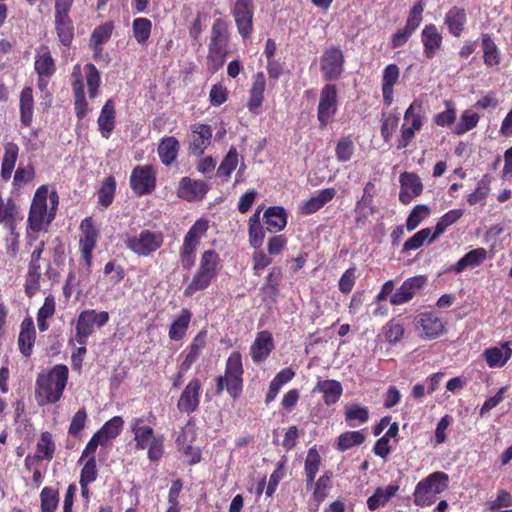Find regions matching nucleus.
I'll list each match as a JSON object with an SVG mask.
<instances>
[{
	"mask_svg": "<svg viewBox=\"0 0 512 512\" xmlns=\"http://www.w3.org/2000/svg\"><path fill=\"white\" fill-rule=\"evenodd\" d=\"M448 481V474L442 471L431 473L416 485L414 491L415 504L421 507L431 505L435 501L436 496L446 490Z\"/></svg>",
	"mask_w": 512,
	"mask_h": 512,
	"instance_id": "0eeeda50",
	"label": "nucleus"
},
{
	"mask_svg": "<svg viewBox=\"0 0 512 512\" xmlns=\"http://www.w3.org/2000/svg\"><path fill=\"white\" fill-rule=\"evenodd\" d=\"M202 384L199 378H192L184 387L178 402L177 408L182 413L191 414L195 412L201 399Z\"/></svg>",
	"mask_w": 512,
	"mask_h": 512,
	"instance_id": "4468645a",
	"label": "nucleus"
},
{
	"mask_svg": "<svg viewBox=\"0 0 512 512\" xmlns=\"http://www.w3.org/2000/svg\"><path fill=\"white\" fill-rule=\"evenodd\" d=\"M124 421L120 416H114L108 420L95 435L104 445H107L112 439L116 438L122 431Z\"/></svg>",
	"mask_w": 512,
	"mask_h": 512,
	"instance_id": "e433bc0d",
	"label": "nucleus"
},
{
	"mask_svg": "<svg viewBox=\"0 0 512 512\" xmlns=\"http://www.w3.org/2000/svg\"><path fill=\"white\" fill-rule=\"evenodd\" d=\"M23 220V215L13 199H3L0 195V224L5 229L10 231L11 236L17 241L19 234L16 232V227L19 222Z\"/></svg>",
	"mask_w": 512,
	"mask_h": 512,
	"instance_id": "2eb2a0df",
	"label": "nucleus"
},
{
	"mask_svg": "<svg viewBox=\"0 0 512 512\" xmlns=\"http://www.w3.org/2000/svg\"><path fill=\"white\" fill-rule=\"evenodd\" d=\"M337 111V89L333 84H326L321 92L317 109V118L321 127H326Z\"/></svg>",
	"mask_w": 512,
	"mask_h": 512,
	"instance_id": "f8f14e48",
	"label": "nucleus"
},
{
	"mask_svg": "<svg viewBox=\"0 0 512 512\" xmlns=\"http://www.w3.org/2000/svg\"><path fill=\"white\" fill-rule=\"evenodd\" d=\"M207 344V331L202 329L192 340L191 344L179 355L182 370H190L199 359Z\"/></svg>",
	"mask_w": 512,
	"mask_h": 512,
	"instance_id": "aec40b11",
	"label": "nucleus"
},
{
	"mask_svg": "<svg viewBox=\"0 0 512 512\" xmlns=\"http://www.w3.org/2000/svg\"><path fill=\"white\" fill-rule=\"evenodd\" d=\"M198 246L199 244L191 242V240L184 237L180 248V263L184 270H190L194 266Z\"/></svg>",
	"mask_w": 512,
	"mask_h": 512,
	"instance_id": "603ef678",
	"label": "nucleus"
},
{
	"mask_svg": "<svg viewBox=\"0 0 512 512\" xmlns=\"http://www.w3.org/2000/svg\"><path fill=\"white\" fill-rule=\"evenodd\" d=\"M249 244L259 249L265 238L264 228L261 225V208L258 207L248 221Z\"/></svg>",
	"mask_w": 512,
	"mask_h": 512,
	"instance_id": "473e14b6",
	"label": "nucleus"
},
{
	"mask_svg": "<svg viewBox=\"0 0 512 512\" xmlns=\"http://www.w3.org/2000/svg\"><path fill=\"white\" fill-rule=\"evenodd\" d=\"M429 215V208L426 205H417L410 212L406 220V228L413 231Z\"/></svg>",
	"mask_w": 512,
	"mask_h": 512,
	"instance_id": "774afa93",
	"label": "nucleus"
},
{
	"mask_svg": "<svg viewBox=\"0 0 512 512\" xmlns=\"http://www.w3.org/2000/svg\"><path fill=\"white\" fill-rule=\"evenodd\" d=\"M227 38L219 23H214L211 29V41L209 44L210 55L223 58L226 53Z\"/></svg>",
	"mask_w": 512,
	"mask_h": 512,
	"instance_id": "58836bf2",
	"label": "nucleus"
},
{
	"mask_svg": "<svg viewBox=\"0 0 512 512\" xmlns=\"http://www.w3.org/2000/svg\"><path fill=\"white\" fill-rule=\"evenodd\" d=\"M442 35L434 24L426 25L421 32L423 53L427 59H433L442 45Z\"/></svg>",
	"mask_w": 512,
	"mask_h": 512,
	"instance_id": "5701e85b",
	"label": "nucleus"
},
{
	"mask_svg": "<svg viewBox=\"0 0 512 512\" xmlns=\"http://www.w3.org/2000/svg\"><path fill=\"white\" fill-rule=\"evenodd\" d=\"M34 68L38 75L53 76L55 73V61L47 45H41L36 49Z\"/></svg>",
	"mask_w": 512,
	"mask_h": 512,
	"instance_id": "c85d7f7f",
	"label": "nucleus"
},
{
	"mask_svg": "<svg viewBox=\"0 0 512 512\" xmlns=\"http://www.w3.org/2000/svg\"><path fill=\"white\" fill-rule=\"evenodd\" d=\"M427 284V277L416 275L406 279L402 285L390 297V303L399 306L409 302Z\"/></svg>",
	"mask_w": 512,
	"mask_h": 512,
	"instance_id": "ddd939ff",
	"label": "nucleus"
},
{
	"mask_svg": "<svg viewBox=\"0 0 512 512\" xmlns=\"http://www.w3.org/2000/svg\"><path fill=\"white\" fill-rule=\"evenodd\" d=\"M466 21V13L458 7L451 8L445 16V24L453 36H459Z\"/></svg>",
	"mask_w": 512,
	"mask_h": 512,
	"instance_id": "a18cd8bd",
	"label": "nucleus"
},
{
	"mask_svg": "<svg viewBox=\"0 0 512 512\" xmlns=\"http://www.w3.org/2000/svg\"><path fill=\"white\" fill-rule=\"evenodd\" d=\"M116 181L114 177L109 176L103 182L98 191V202L103 207H108L115 195Z\"/></svg>",
	"mask_w": 512,
	"mask_h": 512,
	"instance_id": "4d7b16f0",
	"label": "nucleus"
},
{
	"mask_svg": "<svg viewBox=\"0 0 512 512\" xmlns=\"http://www.w3.org/2000/svg\"><path fill=\"white\" fill-rule=\"evenodd\" d=\"M314 391H318L323 394V400L325 404H335L342 395V385L339 381L326 379L318 381Z\"/></svg>",
	"mask_w": 512,
	"mask_h": 512,
	"instance_id": "72a5a7b5",
	"label": "nucleus"
},
{
	"mask_svg": "<svg viewBox=\"0 0 512 512\" xmlns=\"http://www.w3.org/2000/svg\"><path fill=\"white\" fill-rule=\"evenodd\" d=\"M432 234L433 233L430 228L421 229L404 243L402 251L416 250L420 248L426 240L431 243L430 237Z\"/></svg>",
	"mask_w": 512,
	"mask_h": 512,
	"instance_id": "69168bd1",
	"label": "nucleus"
},
{
	"mask_svg": "<svg viewBox=\"0 0 512 512\" xmlns=\"http://www.w3.org/2000/svg\"><path fill=\"white\" fill-rule=\"evenodd\" d=\"M266 87V79L262 72L254 76L253 84L250 90V97L247 103L248 109L253 113H258L264 99V91Z\"/></svg>",
	"mask_w": 512,
	"mask_h": 512,
	"instance_id": "7c9ffc66",
	"label": "nucleus"
},
{
	"mask_svg": "<svg viewBox=\"0 0 512 512\" xmlns=\"http://www.w3.org/2000/svg\"><path fill=\"white\" fill-rule=\"evenodd\" d=\"M129 425L134 436L135 448L147 450L148 459L151 462H158L164 454V436L156 434L151 426L144 424L143 417L133 418Z\"/></svg>",
	"mask_w": 512,
	"mask_h": 512,
	"instance_id": "20e7f679",
	"label": "nucleus"
},
{
	"mask_svg": "<svg viewBox=\"0 0 512 512\" xmlns=\"http://www.w3.org/2000/svg\"><path fill=\"white\" fill-rule=\"evenodd\" d=\"M19 155V147L13 142H8L4 146V154L1 163V177L8 181L12 177L16 161Z\"/></svg>",
	"mask_w": 512,
	"mask_h": 512,
	"instance_id": "f704fd0d",
	"label": "nucleus"
},
{
	"mask_svg": "<svg viewBox=\"0 0 512 512\" xmlns=\"http://www.w3.org/2000/svg\"><path fill=\"white\" fill-rule=\"evenodd\" d=\"M219 263V255L214 250H207L201 256L198 269L216 278Z\"/></svg>",
	"mask_w": 512,
	"mask_h": 512,
	"instance_id": "6e6d98bb",
	"label": "nucleus"
},
{
	"mask_svg": "<svg viewBox=\"0 0 512 512\" xmlns=\"http://www.w3.org/2000/svg\"><path fill=\"white\" fill-rule=\"evenodd\" d=\"M422 104L418 101H414L406 110L404 119L406 122L411 121L409 128H413L415 131H419L422 127Z\"/></svg>",
	"mask_w": 512,
	"mask_h": 512,
	"instance_id": "338daca9",
	"label": "nucleus"
},
{
	"mask_svg": "<svg viewBox=\"0 0 512 512\" xmlns=\"http://www.w3.org/2000/svg\"><path fill=\"white\" fill-rule=\"evenodd\" d=\"M399 182V200L404 205L411 203V201L419 196L423 191L421 179L415 173L403 172L400 174Z\"/></svg>",
	"mask_w": 512,
	"mask_h": 512,
	"instance_id": "6ab92c4d",
	"label": "nucleus"
},
{
	"mask_svg": "<svg viewBox=\"0 0 512 512\" xmlns=\"http://www.w3.org/2000/svg\"><path fill=\"white\" fill-rule=\"evenodd\" d=\"M125 247L139 257H149L164 244V234L158 230L142 229L127 233L124 237Z\"/></svg>",
	"mask_w": 512,
	"mask_h": 512,
	"instance_id": "423d86ee",
	"label": "nucleus"
},
{
	"mask_svg": "<svg viewBox=\"0 0 512 512\" xmlns=\"http://www.w3.org/2000/svg\"><path fill=\"white\" fill-rule=\"evenodd\" d=\"M108 321L109 313L106 311L97 312L93 309L82 311L76 321L74 341L78 344H87L89 336L94 332V328H101Z\"/></svg>",
	"mask_w": 512,
	"mask_h": 512,
	"instance_id": "6e6552de",
	"label": "nucleus"
},
{
	"mask_svg": "<svg viewBox=\"0 0 512 512\" xmlns=\"http://www.w3.org/2000/svg\"><path fill=\"white\" fill-rule=\"evenodd\" d=\"M115 123V104L113 100L109 99L102 107L100 115L97 120L98 128L103 138L108 139L111 136L115 128Z\"/></svg>",
	"mask_w": 512,
	"mask_h": 512,
	"instance_id": "a878e982",
	"label": "nucleus"
},
{
	"mask_svg": "<svg viewBox=\"0 0 512 512\" xmlns=\"http://www.w3.org/2000/svg\"><path fill=\"white\" fill-rule=\"evenodd\" d=\"M323 78L326 81L338 79L344 71V55L340 48L331 46L324 50L320 60Z\"/></svg>",
	"mask_w": 512,
	"mask_h": 512,
	"instance_id": "9b49d317",
	"label": "nucleus"
},
{
	"mask_svg": "<svg viewBox=\"0 0 512 512\" xmlns=\"http://www.w3.org/2000/svg\"><path fill=\"white\" fill-rule=\"evenodd\" d=\"M42 512H55L59 496L57 491L51 487H44L40 494Z\"/></svg>",
	"mask_w": 512,
	"mask_h": 512,
	"instance_id": "680f3d73",
	"label": "nucleus"
},
{
	"mask_svg": "<svg viewBox=\"0 0 512 512\" xmlns=\"http://www.w3.org/2000/svg\"><path fill=\"white\" fill-rule=\"evenodd\" d=\"M58 199L57 193H49L47 186H40L36 190L28 216L32 231L40 232L50 225L56 214Z\"/></svg>",
	"mask_w": 512,
	"mask_h": 512,
	"instance_id": "7ed1b4c3",
	"label": "nucleus"
},
{
	"mask_svg": "<svg viewBox=\"0 0 512 512\" xmlns=\"http://www.w3.org/2000/svg\"><path fill=\"white\" fill-rule=\"evenodd\" d=\"M345 419L349 426L356 427L368 421L369 411L364 406L352 404L346 408Z\"/></svg>",
	"mask_w": 512,
	"mask_h": 512,
	"instance_id": "3c124183",
	"label": "nucleus"
},
{
	"mask_svg": "<svg viewBox=\"0 0 512 512\" xmlns=\"http://www.w3.org/2000/svg\"><path fill=\"white\" fill-rule=\"evenodd\" d=\"M238 165V153L236 148L231 147L222 160L219 168H218V174L219 176H224L226 178L230 177L232 172L236 169Z\"/></svg>",
	"mask_w": 512,
	"mask_h": 512,
	"instance_id": "052dcab7",
	"label": "nucleus"
},
{
	"mask_svg": "<svg viewBox=\"0 0 512 512\" xmlns=\"http://www.w3.org/2000/svg\"><path fill=\"white\" fill-rule=\"evenodd\" d=\"M321 457L318 451L313 447L308 450L305 463L304 474L306 478V487L311 489L314 485L315 477L319 471Z\"/></svg>",
	"mask_w": 512,
	"mask_h": 512,
	"instance_id": "4c0bfd02",
	"label": "nucleus"
},
{
	"mask_svg": "<svg viewBox=\"0 0 512 512\" xmlns=\"http://www.w3.org/2000/svg\"><path fill=\"white\" fill-rule=\"evenodd\" d=\"M152 22L148 18H135L132 22V32L140 45H145L151 35Z\"/></svg>",
	"mask_w": 512,
	"mask_h": 512,
	"instance_id": "de8ad7c7",
	"label": "nucleus"
},
{
	"mask_svg": "<svg viewBox=\"0 0 512 512\" xmlns=\"http://www.w3.org/2000/svg\"><path fill=\"white\" fill-rule=\"evenodd\" d=\"M400 76L399 67L396 64H389L383 70L382 94L385 105L390 106L393 102L394 86Z\"/></svg>",
	"mask_w": 512,
	"mask_h": 512,
	"instance_id": "bb28decb",
	"label": "nucleus"
},
{
	"mask_svg": "<svg viewBox=\"0 0 512 512\" xmlns=\"http://www.w3.org/2000/svg\"><path fill=\"white\" fill-rule=\"evenodd\" d=\"M215 277L197 268L192 281L187 285L183 294L186 297L193 296L197 291L206 289Z\"/></svg>",
	"mask_w": 512,
	"mask_h": 512,
	"instance_id": "49530a36",
	"label": "nucleus"
},
{
	"mask_svg": "<svg viewBox=\"0 0 512 512\" xmlns=\"http://www.w3.org/2000/svg\"><path fill=\"white\" fill-rule=\"evenodd\" d=\"M336 195L335 188H326L318 191L315 195L309 198L302 206V213L309 215L317 212L330 202Z\"/></svg>",
	"mask_w": 512,
	"mask_h": 512,
	"instance_id": "2f4dec72",
	"label": "nucleus"
},
{
	"mask_svg": "<svg viewBox=\"0 0 512 512\" xmlns=\"http://www.w3.org/2000/svg\"><path fill=\"white\" fill-rule=\"evenodd\" d=\"M191 318L192 313L188 309H183L170 326L169 338L174 341L181 340L186 334Z\"/></svg>",
	"mask_w": 512,
	"mask_h": 512,
	"instance_id": "c03bdc74",
	"label": "nucleus"
},
{
	"mask_svg": "<svg viewBox=\"0 0 512 512\" xmlns=\"http://www.w3.org/2000/svg\"><path fill=\"white\" fill-rule=\"evenodd\" d=\"M254 6L252 0H236L233 16L240 35L247 38L252 32Z\"/></svg>",
	"mask_w": 512,
	"mask_h": 512,
	"instance_id": "a211bd4d",
	"label": "nucleus"
},
{
	"mask_svg": "<svg viewBox=\"0 0 512 512\" xmlns=\"http://www.w3.org/2000/svg\"><path fill=\"white\" fill-rule=\"evenodd\" d=\"M207 191L208 186L204 181L183 177L179 181L177 196L183 200L192 202L202 199Z\"/></svg>",
	"mask_w": 512,
	"mask_h": 512,
	"instance_id": "412c9836",
	"label": "nucleus"
},
{
	"mask_svg": "<svg viewBox=\"0 0 512 512\" xmlns=\"http://www.w3.org/2000/svg\"><path fill=\"white\" fill-rule=\"evenodd\" d=\"M424 8L425 5L422 1L415 3L409 11V15L404 27L414 33L422 22V14L424 12Z\"/></svg>",
	"mask_w": 512,
	"mask_h": 512,
	"instance_id": "e2e57ef3",
	"label": "nucleus"
},
{
	"mask_svg": "<svg viewBox=\"0 0 512 512\" xmlns=\"http://www.w3.org/2000/svg\"><path fill=\"white\" fill-rule=\"evenodd\" d=\"M274 349V340L269 331H261L250 346V356L254 363L265 361Z\"/></svg>",
	"mask_w": 512,
	"mask_h": 512,
	"instance_id": "4be33fe9",
	"label": "nucleus"
},
{
	"mask_svg": "<svg viewBox=\"0 0 512 512\" xmlns=\"http://www.w3.org/2000/svg\"><path fill=\"white\" fill-rule=\"evenodd\" d=\"M486 258V250L477 248L466 253L455 265L448 269L456 274L462 273L468 267H476L480 265Z\"/></svg>",
	"mask_w": 512,
	"mask_h": 512,
	"instance_id": "c9c22d12",
	"label": "nucleus"
},
{
	"mask_svg": "<svg viewBox=\"0 0 512 512\" xmlns=\"http://www.w3.org/2000/svg\"><path fill=\"white\" fill-rule=\"evenodd\" d=\"M355 151V145L350 137L341 138L336 145L335 153L339 162H348L351 160Z\"/></svg>",
	"mask_w": 512,
	"mask_h": 512,
	"instance_id": "bf43d9fd",
	"label": "nucleus"
},
{
	"mask_svg": "<svg viewBox=\"0 0 512 512\" xmlns=\"http://www.w3.org/2000/svg\"><path fill=\"white\" fill-rule=\"evenodd\" d=\"M243 374L242 356L233 351L226 360L224 376L216 379V394L220 395L226 388L231 397L237 398L242 391Z\"/></svg>",
	"mask_w": 512,
	"mask_h": 512,
	"instance_id": "39448f33",
	"label": "nucleus"
},
{
	"mask_svg": "<svg viewBox=\"0 0 512 512\" xmlns=\"http://www.w3.org/2000/svg\"><path fill=\"white\" fill-rule=\"evenodd\" d=\"M84 79L90 99H95L99 93L101 77L94 64H86L83 70L79 64L73 67L71 85L74 93V110L78 119H83L89 112L84 91Z\"/></svg>",
	"mask_w": 512,
	"mask_h": 512,
	"instance_id": "f257e3e1",
	"label": "nucleus"
},
{
	"mask_svg": "<svg viewBox=\"0 0 512 512\" xmlns=\"http://www.w3.org/2000/svg\"><path fill=\"white\" fill-rule=\"evenodd\" d=\"M80 229L82 232L79 240L80 250L82 253V258L84 259L86 265L89 267L92 262V252L96 247L99 233L95 228L91 217H86L82 220Z\"/></svg>",
	"mask_w": 512,
	"mask_h": 512,
	"instance_id": "dca6fc26",
	"label": "nucleus"
},
{
	"mask_svg": "<svg viewBox=\"0 0 512 512\" xmlns=\"http://www.w3.org/2000/svg\"><path fill=\"white\" fill-rule=\"evenodd\" d=\"M479 115L476 112L465 110L457 123L454 133L457 135H463L466 132L475 128L479 122Z\"/></svg>",
	"mask_w": 512,
	"mask_h": 512,
	"instance_id": "13d9d810",
	"label": "nucleus"
},
{
	"mask_svg": "<svg viewBox=\"0 0 512 512\" xmlns=\"http://www.w3.org/2000/svg\"><path fill=\"white\" fill-rule=\"evenodd\" d=\"M68 376L69 370L64 364H57L50 370L38 373L35 381V400L38 406L57 403L63 396Z\"/></svg>",
	"mask_w": 512,
	"mask_h": 512,
	"instance_id": "f03ea898",
	"label": "nucleus"
},
{
	"mask_svg": "<svg viewBox=\"0 0 512 512\" xmlns=\"http://www.w3.org/2000/svg\"><path fill=\"white\" fill-rule=\"evenodd\" d=\"M55 443L53 441L52 434L48 431L41 433L40 438L36 445L35 458L38 460L50 461L55 452Z\"/></svg>",
	"mask_w": 512,
	"mask_h": 512,
	"instance_id": "37998d69",
	"label": "nucleus"
},
{
	"mask_svg": "<svg viewBox=\"0 0 512 512\" xmlns=\"http://www.w3.org/2000/svg\"><path fill=\"white\" fill-rule=\"evenodd\" d=\"M180 143L174 136H167L160 140L157 153L161 163L169 167L177 159Z\"/></svg>",
	"mask_w": 512,
	"mask_h": 512,
	"instance_id": "cd10ccee",
	"label": "nucleus"
},
{
	"mask_svg": "<svg viewBox=\"0 0 512 512\" xmlns=\"http://www.w3.org/2000/svg\"><path fill=\"white\" fill-rule=\"evenodd\" d=\"M399 490L398 485H388L386 488H377L367 500L369 510L375 511L384 506Z\"/></svg>",
	"mask_w": 512,
	"mask_h": 512,
	"instance_id": "ea45409f",
	"label": "nucleus"
},
{
	"mask_svg": "<svg viewBox=\"0 0 512 512\" xmlns=\"http://www.w3.org/2000/svg\"><path fill=\"white\" fill-rule=\"evenodd\" d=\"M129 182L136 195H149L156 188L157 170L152 165H137L131 172Z\"/></svg>",
	"mask_w": 512,
	"mask_h": 512,
	"instance_id": "1a4fd4ad",
	"label": "nucleus"
},
{
	"mask_svg": "<svg viewBox=\"0 0 512 512\" xmlns=\"http://www.w3.org/2000/svg\"><path fill=\"white\" fill-rule=\"evenodd\" d=\"M483 61L487 67H496L500 64V51L490 35H482Z\"/></svg>",
	"mask_w": 512,
	"mask_h": 512,
	"instance_id": "a19ab883",
	"label": "nucleus"
},
{
	"mask_svg": "<svg viewBox=\"0 0 512 512\" xmlns=\"http://www.w3.org/2000/svg\"><path fill=\"white\" fill-rule=\"evenodd\" d=\"M511 342H504L500 346L484 350L483 357L490 368L503 367L512 357Z\"/></svg>",
	"mask_w": 512,
	"mask_h": 512,
	"instance_id": "b1692460",
	"label": "nucleus"
},
{
	"mask_svg": "<svg viewBox=\"0 0 512 512\" xmlns=\"http://www.w3.org/2000/svg\"><path fill=\"white\" fill-rule=\"evenodd\" d=\"M365 441V435L361 431H347L338 437L337 449L341 452L359 446Z\"/></svg>",
	"mask_w": 512,
	"mask_h": 512,
	"instance_id": "864d4df0",
	"label": "nucleus"
},
{
	"mask_svg": "<svg viewBox=\"0 0 512 512\" xmlns=\"http://www.w3.org/2000/svg\"><path fill=\"white\" fill-rule=\"evenodd\" d=\"M113 31L112 23H104L96 27L91 35V44L93 45L94 51L100 52L102 45L109 40Z\"/></svg>",
	"mask_w": 512,
	"mask_h": 512,
	"instance_id": "5fc2aeb1",
	"label": "nucleus"
},
{
	"mask_svg": "<svg viewBox=\"0 0 512 512\" xmlns=\"http://www.w3.org/2000/svg\"><path fill=\"white\" fill-rule=\"evenodd\" d=\"M263 220L267 231L273 233L279 232L283 230L287 224L285 209L280 206L269 207L263 214Z\"/></svg>",
	"mask_w": 512,
	"mask_h": 512,
	"instance_id": "c756f323",
	"label": "nucleus"
},
{
	"mask_svg": "<svg viewBox=\"0 0 512 512\" xmlns=\"http://www.w3.org/2000/svg\"><path fill=\"white\" fill-rule=\"evenodd\" d=\"M36 339V331L33 320L25 318L20 325V333L18 336V347L21 354L29 357L32 354V349Z\"/></svg>",
	"mask_w": 512,
	"mask_h": 512,
	"instance_id": "393cba45",
	"label": "nucleus"
},
{
	"mask_svg": "<svg viewBox=\"0 0 512 512\" xmlns=\"http://www.w3.org/2000/svg\"><path fill=\"white\" fill-rule=\"evenodd\" d=\"M33 92L31 87H25L20 95V119L25 126H30L33 118Z\"/></svg>",
	"mask_w": 512,
	"mask_h": 512,
	"instance_id": "79ce46f5",
	"label": "nucleus"
},
{
	"mask_svg": "<svg viewBox=\"0 0 512 512\" xmlns=\"http://www.w3.org/2000/svg\"><path fill=\"white\" fill-rule=\"evenodd\" d=\"M55 29L60 43L69 46L74 38V27L70 18H55Z\"/></svg>",
	"mask_w": 512,
	"mask_h": 512,
	"instance_id": "09e8293b",
	"label": "nucleus"
},
{
	"mask_svg": "<svg viewBox=\"0 0 512 512\" xmlns=\"http://www.w3.org/2000/svg\"><path fill=\"white\" fill-rule=\"evenodd\" d=\"M462 215L463 211L461 209H453L445 213L436 223L434 232L430 237V242L435 241L450 225L459 220Z\"/></svg>",
	"mask_w": 512,
	"mask_h": 512,
	"instance_id": "8fccbe9b",
	"label": "nucleus"
},
{
	"mask_svg": "<svg viewBox=\"0 0 512 512\" xmlns=\"http://www.w3.org/2000/svg\"><path fill=\"white\" fill-rule=\"evenodd\" d=\"M416 329L424 339H436L444 331V323L434 312L420 313L416 318Z\"/></svg>",
	"mask_w": 512,
	"mask_h": 512,
	"instance_id": "f3484780",
	"label": "nucleus"
},
{
	"mask_svg": "<svg viewBox=\"0 0 512 512\" xmlns=\"http://www.w3.org/2000/svg\"><path fill=\"white\" fill-rule=\"evenodd\" d=\"M490 191V181L487 176H484L478 181L475 191L468 195L467 201L470 205H476L483 202L488 196Z\"/></svg>",
	"mask_w": 512,
	"mask_h": 512,
	"instance_id": "0e129e2a",
	"label": "nucleus"
},
{
	"mask_svg": "<svg viewBox=\"0 0 512 512\" xmlns=\"http://www.w3.org/2000/svg\"><path fill=\"white\" fill-rule=\"evenodd\" d=\"M213 131L210 125L193 123L189 127L188 152L190 155L200 157L211 144Z\"/></svg>",
	"mask_w": 512,
	"mask_h": 512,
	"instance_id": "9d476101",
	"label": "nucleus"
}]
</instances>
